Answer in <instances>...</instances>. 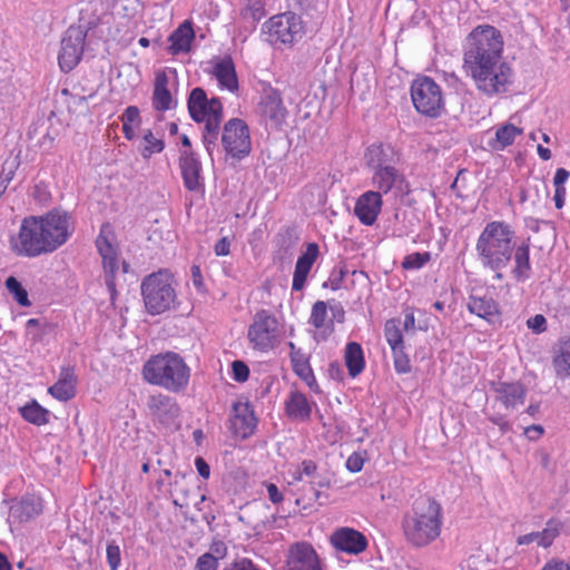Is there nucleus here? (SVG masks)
I'll return each mask as SVG.
<instances>
[{"label": "nucleus", "mask_w": 570, "mask_h": 570, "mask_svg": "<svg viewBox=\"0 0 570 570\" xmlns=\"http://www.w3.org/2000/svg\"><path fill=\"white\" fill-rule=\"evenodd\" d=\"M382 208V195L379 191L368 190L362 194L354 207V214L360 222L366 226H372Z\"/></svg>", "instance_id": "20"}, {"label": "nucleus", "mask_w": 570, "mask_h": 570, "mask_svg": "<svg viewBox=\"0 0 570 570\" xmlns=\"http://www.w3.org/2000/svg\"><path fill=\"white\" fill-rule=\"evenodd\" d=\"M179 167L184 180V186L190 191H197L202 188V164L193 150H183L179 157Z\"/></svg>", "instance_id": "19"}, {"label": "nucleus", "mask_w": 570, "mask_h": 570, "mask_svg": "<svg viewBox=\"0 0 570 570\" xmlns=\"http://www.w3.org/2000/svg\"><path fill=\"white\" fill-rule=\"evenodd\" d=\"M191 281L193 285L199 293H204L206 291L200 267L197 265L191 266Z\"/></svg>", "instance_id": "59"}, {"label": "nucleus", "mask_w": 570, "mask_h": 570, "mask_svg": "<svg viewBox=\"0 0 570 570\" xmlns=\"http://www.w3.org/2000/svg\"><path fill=\"white\" fill-rule=\"evenodd\" d=\"M59 382L67 383L69 385L76 386L77 384V376L75 374L73 366H62L59 374Z\"/></svg>", "instance_id": "56"}, {"label": "nucleus", "mask_w": 570, "mask_h": 570, "mask_svg": "<svg viewBox=\"0 0 570 570\" xmlns=\"http://www.w3.org/2000/svg\"><path fill=\"white\" fill-rule=\"evenodd\" d=\"M347 274V269L345 267L335 268L332 271L330 278L324 283V287L330 286L331 289L337 291L342 287V283L344 277Z\"/></svg>", "instance_id": "50"}, {"label": "nucleus", "mask_w": 570, "mask_h": 570, "mask_svg": "<svg viewBox=\"0 0 570 570\" xmlns=\"http://www.w3.org/2000/svg\"><path fill=\"white\" fill-rule=\"evenodd\" d=\"M153 106L158 111L169 110L173 106V97L168 89V77L165 72H159L156 76Z\"/></svg>", "instance_id": "31"}, {"label": "nucleus", "mask_w": 570, "mask_h": 570, "mask_svg": "<svg viewBox=\"0 0 570 570\" xmlns=\"http://www.w3.org/2000/svg\"><path fill=\"white\" fill-rule=\"evenodd\" d=\"M404 347L392 350L394 368L399 374H406L411 372V362L404 352Z\"/></svg>", "instance_id": "48"}, {"label": "nucleus", "mask_w": 570, "mask_h": 570, "mask_svg": "<svg viewBox=\"0 0 570 570\" xmlns=\"http://www.w3.org/2000/svg\"><path fill=\"white\" fill-rule=\"evenodd\" d=\"M285 410L288 417L293 420L306 422L311 419L312 405L307 397L298 391L291 392L285 402Z\"/></svg>", "instance_id": "27"}, {"label": "nucleus", "mask_w": 570, "mask_h": 570, "mask_svg": "<svg viewBox=\"0 0 570 570\" xmlns=\"http://www.w3.org/2000/svg\"><path fill=\"white\" fill-rule=\"evenodd\" d=\"M107 561L110 567V570H118L120 564V549L116 543H109L107 546Z\"/></svg>", "instance_id": "52"}, {"label": "nucleus", "mask_w": 570, "mask_h": 570, "mask_svg": "<svg viewBox=\"0 0 570 570\" xmlns=\"http://www.w3.org/2000/svg\"><path fill=\"white\" fill-rule=\"evenodd\" d=\"M223 570H262L248 558H239L224 567Z\"/></svg>", "instance_id": "51"}, {"label": "nucleus", "mask_w": 570, "mask_h": 570, "mask_svg": "<svg viewBox=\"0 0 570 570\" xmlns=\"http://www.w3.org/2000/svg\"><path fill=\"white\" fill-rule=\"evenodd\" d=\"M150 414L163 425H175L180 416V406L177 401L166 394L158 393L148 400Z\"/></svg>", "instance_id": "16"}, {"label": "nucleus", "mask_w": 570, "mask_h": 570, "mask_svg": "<svg viewBox=\"0 0 570 570\" xmlns=\"http://www.w3.org/2000/svg\"><path fill=\"white\" fill-rule=\"evenodd\" d=\"M402 321L400 318H391L384 325V335L391 350L404 347L402 334Z\"/></svg>", "instance_id": "36"}, {"label": "nucleus", "mask_w": 570, "mask_h": 570, "mask_svg": "<svg viewBox=\"0 0 570 570\" xmlns=\"http://www.w3.org/2000/svg\"><path fill=\"white\" fill-rule=\"evenodd\" d=\"M233 379L238 383H244L248 380L249 367L245 362L236 360L232 363Z\"/></svg>", "instance_id": "49"}, {"label": "nucleus", "mask_w": 570, "mask_h": 570, "mask_svg": "<svg viewBox=\"0 0 570 570\" xmlns=\"http://www.w3.org/2000/svg\"><path fill=\"white\" fill-rule=\"evenodd\" d=\"M185 476L183 475L180 479L176 476L173 483H170V495L174 498L173 503L176 507L183 509L184 507H188L187 498L189 493L188 487L184 482Z\"/></svg>", "instance_id": "40"}, {"label": "nucleus", "mask_w": 570, "mask_h": 570, "mask_svg": "<svg viewBox=\"0 0 570 570\" xmlns=\"http://www.w3.org/2000/svg\"><path fill=\"white\" fill-rule=\"evenodd\" d=\"M364 460L358 453L351 454L346 460V469L350 472H360L363 468Z\"/></svg>", "instance_id": "58"}, {"label": "nucleus", "mask_w": 570, "mask_h": 570, "mask_svg": "<svg viewBox=\"0 0 570 570\" xmlns=\"http://www.w3.org/2000/svg\"><path fill=\"white\" fill-rule=\"evenodd\" d=\"M257 111L263 121L275 128L284 122L287 114L281 94L273 88L264 90Z\"/></svg>", "instance_id": "14"}, {"label": "nucleus", "mask_w": 570, "mask_h": 570, "mask_svg": "<svg viewBox=\"0 0 570 570\" xmlns=\"http://www.w3.org/2000/svg\"><path fill=\"white\" fill-rule=\"evenodd\" d=\"M265 40L273 45H292L304 35V26L299 16L294 12H284L269 18L263 24Z\"/></svg>", "instance_id": "7"}, {"label": "nucleus", "mask_w": 570, "mask_h": 570, "mask_svg": "<svg viewBox=\"0 0 570 570\" xmlns=\"http://www.w3.org/2000/svg\"><path fill=\"white\" fill-rule=\"evenodd\" d=\"M41 511L42 500L35 494L22 497L16 504L10 508L11 515L19 519L21 522H27L33 519L35 517L39 515Z\"/></svg>", "instance_id": "26"}, {"label": "nucleus", "mask_w": 570, "mask_h": 570, "mask_svg": "<svg viewBox=\"0 0 570 570\" xmlns=\"http://www.w3.org/2000/svg\"><path fill=\"white\" fill-rule=\"evenodd\" d=\"M468 309L484 320H490V317L499 314L498 303L488 295H471L468 302Z\"/></svg>", "instance_id": "32"}, {"label": "nucleus", "mask_w": 570, "mask_h": 570, "mask_svg": "<svg viewBox=\"0 0 570 570\" xmlns=\"http://www.w3.org/2000/svg\"><path fill=\"white\" fill-rule=\"evenodd\" d=\"M298 466L306 476L313 478L317 473V464L313 460H303Z\"/></svg>", "instance_id": "63"}, {"label": "nucleus", "mask_w": 570, "mask_h": 570, "mask_svg": "<svg viewBox=\"0 0 570 570\" xmlns=\"http://www.w3.org/2000/svg\"><path fill=\"white\" fill-rule=\"evenodd\" d=\"M286 570H322L318 556L312 544L296 542L288 549Z\"/></svg>", "instance_id": "15"}, {"label": "nucleus", "mask_w": 570, "mask_h": 570, "mask_svg": "<svg viewBox=\"0 0 570 570\" xmlns=\"http://www.w3.org/2000/svg\"><path fill=\"white\" fill-rule=\"evenodd\" d=\"M561 522L554 519H550L546 523V528L540 531V541L539 547L548 548L550 547L556 538L560 534Z\"/></svg>", "instance_id": "42"}, {"label": "nucleus", "mask_w": 570, "mask_h": 570, "mask_svg": "<svg viewBox=\"0 0 570 570\" xmlns=\"http://www.w3.org/2000/svg\"><path fill=\"white\" fill-rule=\"evenodd\" d=\"M188 112L196 122L209 124V121L223 120V105L219 98L208 99L206 91L200 88H194L187 100Z\"/></svg>", "instance_id": "11"}, {"label": "nucleus", "mask_w": 570, "mask_h": 570, "mask_svg": "<svg viewBox=\"0 0 570 570\" xmlns=\"http://www.w3.org/2000/svg\"><path fill=\"white\" fill-rule=\"evenodd\" d=\"M266 16L264 0H246L245 7L240 10V19L250 30Z\"/></svg>", "instance_id": "34"}, {"label": "nucleus", "mask_w": 570, "mask_h": 570, "mask_svg": "<svg viewBox=\"0 0 570 570\" xmlns=\"http://www.w3.org/2000/svg\"><path fill=\"white\" fill-rule=\"evenodd\" d=\"M411 98L416 111L438 118L444 109L441 87L430 77L416 78L411 86Z\"/></svg>", "instance_id": "8"}, {"label": "nucleus", "mask_w": 570, "mask_h": 570, "mask_svg": "<svg viewBox=\"0 0 570 570\" xmlns=\"http://www.w3.org/2000/svg\"><path fill=\"white\" fill-rule=\"evenodd\" d=\"M87 31L82 27H69L61 40L58 56L59 67L63 72L71 71L81 60Z\"/></svg>", "instance_id": "12"}, {"label": "nucleus", "mask_w": 570, "mask_h": 570, "mask_svg": "<svg viewBox=\"0 0 570 570\" xmlns=\"http://www.w3.org/2000/svg\"><path fill=\"white\" fill-rule=\"evenodd\" d=\"M144 140L146 142L141 156L149 158L155 153H161L165 148V142L161 138H156L150 129L144 132Z\"/></svg>", "instance_id": "43"}, {"label": "nucleus", "mask_w": 570, "mask_h": 570, "mask_svg": "<svg viewBox=\"0 0 570 570\" xmlns=\"http://www.w3.org/2000/svg\"><path fill=\"white\" fill-rule=\"evenodd\" d=\"M365 161L367 167L375 173L383 168L395 167L397 156L392 146L373 144L366 149Z\"/></svg>", "instance_id": "21"}, {"label": "nucleus", "mask_w": 570, "mask_h": 570, "mask_svg": "<svg viewBox=\"0 0 570 570\" xmlns=\"http://www.w3.org/2000/svg\"><path fill=\"white\" fill-rule=\"evenodd\" d=\"M543 433H544V429H543L542 425H539V424H533V425L527 426L524 429V435L530 441L539 440L542 436Z\"/></svg>", "instance_id": "62"}, {"label": "nucleus", "mask_w": 570, "mask_h": 570, "mask_svg": "<svg viewBox=\"0 0 570 570\" xmlns=\"http://www.w3.org/2000/svg\"><path fill=\"white\" fill-rule=\"evenodd\" d=\"M265 487H266L268 499L271 500L272 503L278 504V503L283 502L284 495L278 490L276 484L268 482L265 484Z\"/></svg>", "instance_id": "60"}, {"label": "nucleus", "mask_w": 570, "mask_h": 570, "mask_svg": "<svg viewBox=\"0 0 570 570\" xmlns=\"http://www.w3.org/2000/svg\"><path fill=\"white\" fill-rule=\"evenodd\" d=\"M222 145L226 155L240 161L252 151L249 128L243 119L232 118L223 128Z\"/></svg>", "instance_id": "10"}, {"label": "nucleus", "mask_w": 570, "mask_h": 570, "mask_svg": "<svg viewBox=\"0 0 570 570\" xmlns=\"http://www.w3.org/2000/svg\"><path fill=\"white\" fill-rule=\"evenodd\" d=\"M72 233L71 214L53 208L43 215L23 218L18 235L10 240V247L18 256L33 258L53 253L68 242Z\"/></svg>", "instance_id": "2"}, {"label": "nucleus", "mask_w": 570, "mask_h": 570, "mask_svg": "<svg viewBox=\"0 0 570 570\" xmlns=\"http://www.w3.org/2000/svg\"><path fill=\"white\" fill-rule=\"evenodd\" d=\"M553 365L557 374L570 375V338L559 344Z\"/></svg>", "instance_id": "38"}, {"label": "nucleus", "mask_w": 570, "mask_h": 570, "mask_svg": "<svg viewBox=\"0 0 570 570\" xmlns=\"http://www.w3.org/2000/svg\"><path fill=\"white\" fill-rule=\"evenodd\" d=\"M248 340L261 352L273 350L281 340L278 321L268 311H258L248 327Z\"/></svg>", "instance_id": "9"}, {"label": "nucleus", "mask_w": 570, "mask_h": 570, "mask_svg": "<svg viewBox=\"0 0 570 570\" xmlns=\"http://www.w3.org/2000/svg\"><path fill=\"white\" fill-rule=\"evenodd\" d=\"M48 392L57 400L66 402L75 397L76 386L57 381L49 387Z\"/></svg>", "instance_id": "46"}, {"label": "nucleus", "mask_w": 570, "mask_h": 570, "mask_svg": "<svg viewBox=\"0 0 570 570\" xmlns=\"http://www.w3.org/2000/svg\"><path fill=\"white\" fill-rule=\"evenodd\" d=\"M344 360L351 377H356L363 372L365 367V360L362 346L358 343H347Z\"/></svg>", "instance_id": "33"}, {"label": "nucleus", "mask_w": 570, "mask_h": 570, "mask_svg": "<svg viewBox=\"0 0 570 570\" xmlns=\"http://www.w3.org/2000/svg\"><path fill=\"white\" fill-rule=\"evenodd\" d=\"M195 38V32L191 22L184 21L173 33L168 37L169 46L167 51L171 56H177L190 50V43Z\"/></svg>", "instance_id": "25"}, {"label": "nucleus", "mask_w": 570, "mask_h": 570, "mask_svg": "<svg viewBox=\"0 0 570 570\" xmlns=\"http://www.w3.org/2000/svg\"><path fill=\"white\" fill-rule=\"evenodd\" d=\"M52 330V325L47 322H41L38 318H30L26 323L27 337L31 344H37L43 340Z\"/></svg>", "instance_id": "37"}, {"label": "nucleus", "mask_w": 570, "mask_h": 570, "mask_svg": "<svg viewBox=\"0 0 570 570\" xmlns=\"http://www.w3.org/2000/svg\"><path fill=\"white\" fill-rule=\"evenodd\" d=\"M213 75L216 77L222 88H226L229 91L238 89L235 65L230 57H224L218 60L214 66Z\"/></svg>", "instance_id": "29"}, {"label": "nucleus", "mask_w": 570, "mask_h": 570, "mask_svg": "<svg viewBox=\"0 0 570 570\" xmlns=\"http://www.w3.org/2000/svg\"><path fill=\"white\" fill-rule=\"evenodd\" d=\"M313 478H314V480L311 481V485H312V489L314 490L315 500H320V498L322 497V493L317 489L330 488L331 480L327 476L317 475V474Z\"/></svg>", "instance_id": "57"}, {"label": "nucleus", "mask_w": 570, "mask_h": 570, "mask_svg": "<svg viewBox=\"0 0 570 570\" xmlns=\"http://www.w3.org/2000/svg\"><path fill=\"white\" fill-rule=\"evenodd\" d=\"M372 185L377 189L381 195L396 190L403 191L405 178L395 167L383 168L372 175Z\"/></svg>", "instance_id": "24"}, {"label": "nucleus", "mask_w": 570, "mask_h": 570, "mask_svg": "<svg viewBox=\"0 0 570 570\" xmlns=\"http://www.w3.org/2000/svg\"><path fill=\"white\" fill-rule=\"evenodd\" d=\"M20 413L26 421L35 425H43L49 422L50 412L35 400L22 406Z\"/></svg>", "instance_id": "35"}, {"label": "nucleus", "mask_w": 570, "mask_h": 570, "mask_svg": "<svg viewBox=\"0 0 570 570\" xmlns=\"http://www.w3.org/2000/svg\"><path fill=\"white\" fill-rule=\"evenodd\" d=\"M218 559L212 553L200 556L196 563V570H217Z\"/></svg>", "instance_id": "53"}, {"label": "nucleus", "mask_w": 570, "mask_h": 570, "mask_svg": "<svg viewBox=\"0 0 570 570\" xmlns=\"http://www.w3.org/2000/svg\"><path fill=\"white\" fill-rule=\"evenodd\" d=\"M541 570H570V564L562 561H550Z\"/></svg>", "instance_id": "64"}, {"label": "nucleus", "mask_w": 570, "mask_h": 570, "mask_svg": "<svg viewBox=\"0 0 570 570\" xmlns=\"http://www.w3.org/2000/svg\"><path fill=\"white\" fill-rule=\"evenodd\" d=\"M327 316V305L323 301H317L312 306V312L309 316V323L316 327L321 328L325 324V320Z\"/></svg>", "instance_id": "47"}, {"label": "nucleus", "mask_w": 570, "mask_h": 570, "mask_svg": "<svg viewBox=\"0 0 570 570\" xmlns=\"http://www.w3.org/2000/svg\"><path fill=\"white\" fill-rule=\"evenodd\" d=\"M122 124L132 125L140 122V111L136 106H128L120 117Z\"/></svg>", "instance_id": "54"}, {"label": "nucleus", "mask_w": 570, "mask_h": 570, "mask_svg": "<svg viewBox=\"0 0 570 570\" xmlns=\"http://www.w3.org/2000/svg\"><path fill=\"white\" fill-rule=\"evenodd\" d=\"M431 261V253L430 252H423V253H412L404 257L402 262V267L404 269H420L422 268L426 263Z\"/></svg>", "instance_id": "44"}, {"label": "nucleus", "mask_w": 570, "mask_h": 570, "mask_svg": "<svg viewBox=\"0 0 570 570\" xmlns=\"http://www.w3.org/2000/svg\"><path fill=\"white\" fill-rule=\"evenodd\" d=\"M503 37L490 24L475 27L466 38L464 67L478 90L492 97L508 90L513 80L510 65L502 60Z\"/></svg>", "instance_id": "1"}, {"label": "nucleus", "mask_w": 570, "mask_h": 570, "mask_svg": "<svg viewBox=\"0 0 570 570\" xmlns=\"http://www.w3.org/2000/svg\"><path fill=\"white\" fill-rule=\"evenodd\" d=\"M546 324H547V320L541 314H537L527 321L528 327L531 328L537 334H540L546 331V328H547Z\"/></svg>", "instance_id": "55"}, {"label": "nucleus", "mask_w": 570, "mask_h": 570, "mask_svg": "<svg viewBox=\"0 0 570 570\" xmlns=\"http://www.w3.org/2000/svg\"><path fill=\"white\" fill-rule=\"evenodd\" d=\"M515 233L512 227L501 220H493L481 232L475 250L483 268L490 271L505 268L512 259L515 247Z\"/></svg>", "instance_id": "4"}, {"label": "nucleus", "mask_w": 570, "mask_h": 570, "mask_svg": "<svg viewBox=\"0 0 570 570\" xmlns=\"http://www.w3.org/2000/svg\"><path fill=\"white\" fill-rule=\"evenodd\" d=\"M6 287L19 305L26 307L31 305V302L28 297V292L14 276H9L6 279Z\"/></svg>", "instance_id": "41"}, {"label": "nucleus", "mask_w": 570, "mask_h": 570, "mask_svg": "<svg viewBox=\"0 0 570 570\" xmlns=\"http://www.w3.org/2000/svg\"><path fill=\"white\" fill-rule=\"evenodd\" d=\"M512 258L514 259V267L512 274L518 282H524L530 278L531 263H530V245L523 242L514 247Z\"/></svg>", "instance_id": "30"}, {"label": "nucleus", "mask_w": 570, "mask_h": 570, "mask_svg": "<svg viewBox=\"0 0 570 570\" xmlns=\"http://www.w3.org/2000/svg\"><path fill=\"white\" fill-rule=\"evenodd\" d=\"M443 525L441 504L431 497L416 499L411 511L404 514L402 529L404 537L413 547H426L435 541Z\"/></svg>", "instance_id": "3"}, {"label": "nucleus", "mask_w": 570, "mask_h": 570, "mask_svg": "<svg viewBox=\"0 0 570 570\" xmlns=\"http://www.w3.org/2000/svg\"><path fill=\"white\" fill-rule=\"evenodd\" d=\"M144 379L173 393L184 392L190 380V367L175 352L151 356L142 367Z\"/></svg>", "instance_id": "5"}, {"label": "nucleus", "mask_w": 570, "mask_h": 570, "mask_svg": "<svg viewBox=\"0 0 570 570\" xmlns=\"http://www.w3.org/2000/svg\"><path fill=\"white\" fill-rule=\"evenodd\" d=\"M229 429L234 435L247 439L254 434L257 419L254 410L248 402H235L233 404V415L229 419Z\"/></svg>", "instance_id": "18"}, {"label": "nucleus", "mask_w": 570, "mask_h": 570, "mask_svg": "<svg viewBox=\"0 0 570 570\" xmlns=\"http://www.w3.org/2000/svg\"><path fill=\"white\" fill-rule=\"evenodd\" d=\"M291 363L293 371L299 379H303L306 375L308 376L312 372L308 357L304 352H295L293 358H291Z\"/></svg>", "instance_id": "45"}, {"label": "nucleus", "mask_w": 570, "mask_h": 570, "mask_svg": "<svg viewBox=\"0 0 570 570\" xmlns=\"http://www.w3.org/2000/svg\"><path fill=\"white\" fill-rule=\"evenodd\" d=\"M220 122L222 121H209V124L204 126L203 144L210 157L213 156L214 150L217 148Z\"/></svg>", "instance_id": "39"}, {"label": "nucleus", "mask_w": 570, "mask_h": 570, "mask_svg": "<svg viewBox=\"0 0 570 570\" xmlns=\"http://www.w3.org/2000/svg\"><path fill=\"white\" fill-rule=\"evenodd\" d=\"M317 255L318 245L316 243H309L306 250L297 258L292 283L293 291L298 292L304 288L307 275L311 272Z\"/></svg>", "instance_id": "23"}, {"label": "nucleus", "mask_w": 570, "mask_h": 570, "mask_svg": "<svg viewBox=\"0 0 570 570\" xmlns=\"http://www.w3.org/2000/svg\"><path fill=\"white\" fill-rule=\"evenodd\" d=\"M497 401L501 402L507 410H513L525 401L527 389L520 382H499L493 387Z\"/></svg>", "instance_id": "22"}, {"label": "nucleus", "mask_w": 570, "mask_h": 570, "mask_svg": "<svg viewBox=\"0 0 570 570\" xmlns=\"http://www.w3.org/2000/svg\"><path fill=\"white\" fill-rule=\"evenodd\" d=\"M217 256H227L230 253V239L227 236L222 237L214 246Z\"/></svg>", "instance_id": "61"}, {"label": "nucleus", "mask_w": 570, "mask_h": 570, "mask_svg": "<svg viewBox=\"0 0 570 570\" xmlns=\"http://www.w3.org/2000/svg\"><path fill=\"white\" fill-rule=\"evenodd\" d=\"M523 134V129L511 122H505L495 129L494 137L488 140V147L494 151H502L511 146L518 136Z\"/></svg>", "instance_id": "28"}, {"label": "nucleus", "mask_w": 570, "mask_h": 570, "mask_svg": "<svg viewBox=\"0 0 570 570\" xmlns=\"http://www.w3.org/2000/svg\"><path fill=\"white\" fill-rule=\"evenodd\" d=\"M96 246L102 258L105 284L110 293L111 299H114L117 293L115 279L119 268L117 250L109 239L102 235V232L96 239Z\"/></svg>", "instance_id": "13"}, {"label": "nucleus", "mask_w": 570, "mask_h": 570, "mask_svg": "<svg viewBox=\"0 0 570 570\" xmlns=\"http://www.w3.org/2000/svg\"><path fill=\"white\" fill-rule=\"evenodd\" d=\"M140 292L149 315H159L169 311L177 297L173 278L167 271H158L144 277Z\"/></svg>", "instance_id": "6"}, {"label": "nucleus", "mask_w": 570, "mask_h": 570, "mask_svg": "<svg viewBox=\"0 0 570 570\" xmlns=\"http://www.w3.org/2000/svg\"><path fill=\"white\" fill-rule=\"evenodd\" d=\"M330 542L335 550L355 556L365 551L368 544L362 532L348 527L336 529L332 533Z\"/></svg>", "instance_id": "17"}]
</instances>
